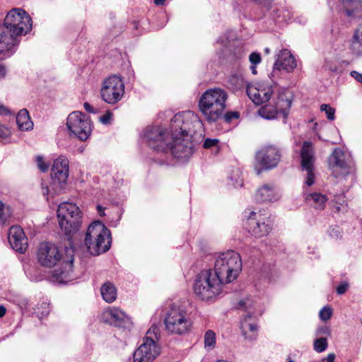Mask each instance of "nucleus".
<instances>
[{"instance_id":"obj_28","label":"nucleus","mask_w":362,"mask_h":362,"mask_svg":"<svg viewBox=\"0 0 362 362\" xmlns=\"http://www.w3.org/2000/svg\"><path fill=\"white\" fill-rule=\"evenodd\" d=\"M305 200L308 205L321 210L325 208L327 198L321 193L314 192L305 194Z\"/></svg>"},{"instance_id":"obj_41","label":"nucleus","mask_w":362,"mask_h":362,"mask_svg":"<svg viewBox=\"0 0 362 362\" xmlns=\"http://www.w3.org/2000/svg\"><path fill=\"white\" fill-rule=\"evenodd\" d=\"M36 162L37 164V167L42 173H45L48 170L49 165L45 162L42 156H37L36 157Z\"/></svg>"},{"instance_id":"obj_49","label":"nucleus","mask_w":362,"mask_h":362,"mask_svg":"<svg viewBox=\"0 0 362 362\" xmlns=\"http://www.w3.org/2000/svg\"><path fill=\"white\" fill-rule=\"evenodd\" d=\"M351 76L354 78L357 81L362 83V74L356 71H352L351 72Z\"/></svg>"},{"instance_id":"obj_61","label":"nucleus","mask_w":362,"mask_h":362,"mask_svg":"<svg viewBox=\"0 0 362 362\" xmlns=\"http://www.w3.org/2000/svg\"><path fill=\"white\" fill-rule=\"evenodd\" d=\"M288 362H295L293 360H292L290 357L288 359Z\"/></svg>"},{"instance_id":"obj_31","label":"nucleus","mask_w":362,"mask_h":362,"mask_svg":"<svg viewBox=\"0 0 362 362\" xmlns=\"http://www.w3.org/2000/svg\"><path fill=\"white\" fill-rule=\"evenodd\" d=\"M350 48L356 56H362V26L355 31Z\"/></svg>"},{"instance_id":"obj_63","label":"nucleus","mask_w":362,"mask_h":362,"mask_svg":"<svg viewBox=\"0 0 362 362\" xmlns=\"http://www.w3.org/2000/svg\"><path fill=\"white\" fill-rule=\"evenodd\" d=\"M136 23V25H135V28H137V24L138 23Z\"/></svg>"},{"instance_id":"obj_10","label":"nucleus","mask_w":362,"mask_h":362,"mask_svg":"<svg viewBox=\"0 0 362 362\" xmlns=\"http://www.w3.org/2000/svg\"><path fill=\"white\" fill-rule=\"evenodd\" d=\"M165 325L169 332L181 335L190 330L192 322L185 310L173 305L165 316Z\"/></svg>"},{"instance_id":"obj_51","label":"nucleus","mask_w":362,"mask_h":362,"mask_svg":"<svg viewBox=\"0 0 362 362\" xmlns=\"http://www.w3.org/2000/svg\"><path fill=\"white\" fill-rule=\"evenodd\" d=\"M84 109L86 112L89 113H95L96 111L95 109L91 106V105L87 102L84 103L83 104Z\"/></svg>"},{"instance_id":"obj_57","label":"nucleus","mask_w":362,"mask_h":362,"mask_svg":"<svg viewBox=\"0 0 362 362\" xmlns=\"http://www.w3.org/2000/svg\"><path fill=\"white\" fill-rule=\"evenodd\" d=\"M165 0H153L156 5L160 6L165 3Z\"/></svg>"},{"instance_id":"obj_53","label":"nucleus","mask_w":362,"mask_h":362,"mask_svg":"<svg viewBox=\"0 0 362 362\" xmlns=\"http://www.w3.org/2000/svg\"><path fill=\"white\" fill-rule=\"evenodd\" d=\"M97 210H98V213H99L100 216H105V212H104L105 208L104 207H103L100 205H98L97 206Z\"/></svg>"},{"instance_id":"obj_50","label":"nucleus","mask_w":362,"mask_h":362,"mask_svg":"<svg viewBox=\"0 0 362 362\" xmlns=\"http://www.w3.org/2000/svg\"><path fill=\"white\" fill-rule=\"evenodd\" d=\"M335 354L334 353H330L327 355V356L323 359L320 362H334Z\"/></svg>"},{"instance_id":"obj_5","label":"nucleus","mask_w":362,"mask_h":362,"mask_svg":"<svg viewBox=\"0 0 362 362\" xmlns=\"http://www.w3.org/2000/svg\"><path fill=\"white\" fill-rule=\"evenodd\" d=\"M111 243L110 230L101 221H95L88 226L84 243L92 255L106 252L110 250Z\"/></svg>"},{"instance_id":"obj_36","label":"nucleus","mask_w":362,"mask_h":362,"mask_svg":"<svg viewBox=\"0 0 362 362\" xmlns=\"http://www.w3.org/2000/svg\"><path fill=\"white\" fill-rule=\"evenodd\" d=\"M328 344L327 338L320 337L315 340L314 341V349L317 353H321L325 351L327 348Z\"/></svg>"},{"instance_id":"obj_11","label":"nucleus","mask_w":362,"mask_h":362,"mask_svg":"<svg viewBox=\"0 0 362 362\" xmlns=\"http://www.w3.org/2000/svg\"><path fill=\"white\" fill-rule=\"evenodd\" d=\"M329 169L333 176L339 180L346 178L354 171L350 156L340 148H334L328 158Z\"/></svg>"},{"instance_id":"obj_12","label":"nucleus","mask_w":362,"mask_h":362,"mask_svg":"<svg viewBox=\"0 0 362 362\" xmlns=\"http://www.w3.org/2000/svg\"><path fill=\"white\" fill-rule=\"evenodd\" d=\"M272 221L265 211H251L247 216L245 227L251 235L260 238L267 236L272 231Z\"/></svg>"},{"instance_id":"obj_14","label":"nucleus","mask_w":362,"mask_h":362,"mask_svg":"<svg viewBox=\"0 0 362 362\" xmlns=\"http://www.w3.org/2000/svg\"><path fill=\"white\" fill-rule=\"evenodd\" d=\"M68 129L81 141H86L91 132V122L89 117L81 112H71L67 117Z\"/></svg>"},{"instance_id":"obj_9","label":"nucleus","mask_w":362,"mask_h":362,"mask_svg":"<svg viewBox=\"0 0 362 362\" xmlns=\"http://www.w3.org/2000/svg\"><path fill=\"white\" fill-rule=\"evenodd\" d=\"M1 26L20 37L31 30L32 19L24 10L13 8L7 13Z\"/></svg>"},{"instance_id":"obj_33","label":"nucleus","mask_w":362,"mask_h":362,"mask_svg":"<svg viewBox=\"0 0 362 362\" xmlns=\"http://www.w3.org/2000/svg\"><path fill=\"white\" fill-rule=\"evenodd\" d=\"M333 202L335 203L334 209L337 212L346 211L347 202L344 193L334 195Z\"/></svg>"},{"instance_id":"obj_45","label":"nucleus","mask_w":362,"mask_h":362,"mask_svg":"<svg viewBox=\"0 0 362 362\" xmlns=\"http://www.w3.org/2000/svg\"><path fill=\"white\" fill-rule=\"evenodd\" d=\"M112 117V113L110 111H107L105 115H102L100 117V121L103 124H108L110 123Z\"/></svg>"},{"instance_id":"obj_32","label":"nucleus","mask_w":362,"mask_h":362,"mask_svg":"<svg viewBox=\"0 0 362 362\" xmlns=\"http://www.w3.org/2000/svg\"><path fill=\"white\" fill-rule=\"evenodd\" d=\"M228 86L233 91L237 92L243 89L246 90V86L250 84L245 81L242 75L233 74L228 78Z\"/></svg>"},{"instance_id":"obj_59","label":"nucleus","mask_w":362,"mask_h":362,"mask_svg":"<svg viewBox=\"0 0 362 362\" xmlns=\"http://www.w3.org/2000/svg\"><path fill=\"white\" fill-rule=\"evenodd\" d=\"M238 304H239L240 307H246L247 302L243 300H241L239 301Z\"/></svg>"},{"instance_id":"obj_46","label":"nucleus","mask_w":362,"mask_h":362,"mask_svg":"<svg viewBox=\"0 0 362 362\" xmlns=\"http://www.w3.org/2000/svg\"><path fill=\"white\" fill-rule=\"evenodd\" d=\"M316 334L329 336L330 335V330L327 326L323 325L317 328Z\"/></svg>"},{"instance_id":"obj_27","label":"nucleus","mask_w":362,"mask_h":362,"mask_svg":"<svg viewBox=\"0 0 362 362\" xmlns=\"http://www.w3.org/2000/svg\"><path fill=\"white\" fill-rule=\"evenodd\" d=\"M251 317V314H247L240 322L242 334L248 340L255 339L257 335V325L255 323L249 322Z\"/></svg>"},{"instance_id":"obj_40","label":"nucleus","mask_w":362,"mask_h":362,"mask_svg":"<svg viewBox=\"0 0 362 362\" xmlns=\"http://www.w3.org/2000/svg\"><path fill=\"white\" fill-rule=\"evenodd\" d=\"M240 116V114L238 112L234 111H229L226 112L225 114L223 113L222 117L223 118L224 121L226 122H230L233 119H237Z\"/></svg>"},{"instance_id":"obj_4","label":"nucleus","mask_w":362,"mask_h":362,"mask_svg":"<svg viewBox=\"0 0 362 362\" xmlns=\"http://www.w3.org/2000/svg\"><path fill=\"white\" fill-rule=\"evenodd\" d=\"M223 284L212 269H204L196 276L194 292L203 301L214 302L221 296Z\"/></svg>"},{"instance_id":"obj_54","label":"nucleus","mask_w":362,"mask_h":362,"mask_svg":"<svg viewBox=\"0 0 362 362\" xmlns=\"http://www.w3.org/2000/svg\"><path fill=\"white\" fill-rule=\"evenodd\" d=\"M6 313V309L4 305H0V317H3Z\"/></svg>"},{"instance_id":"obj_15","label":"nucleus","mask_w":362,"mask_h":362,"mask_svg":"<svg viewBox=\"0 0 362 362\" xmlns=\"http://www.w3.org/2000/svg\"><path fill=\"white\" fill-rule=\"evenodd\" d=\"M124 93V83L119 76H110L103 82L101 97L105 103L114 105L121 100Z\"/></svg>"},{"instance_id":"obj_43","label":"nucleus","mask_w":362,"mask_h":362,"mask_svg":"<svg viewBox=\"0 0 362 362\" xmlns=\"http://www.w3.org/2000/svg\"><path fill=\"white\" fill-rule=\"evenodd\" d=\"M249 60L251 64L257 65L261 62V55L259 52H252L249 56Z\"/></svg>"},{"instance_id":"obj_42","label":"nucleus","mask_w":362,"mask_h":362,"mask_svg":"<svg viewBox=\"0 0 362 362\" xmlns=\"http://www.w3.org/2000/svg\"><path fill=\"white\" fill-rule=\"evenodd\" d=\"M254 2L261 8L268 10L272 7L274 0H254Z\"/></svg>"},{"instance_id":"obj_3","label":"nucleus","mask_w":362,"mask_h":362,"mask_svg":"<svg viewBox=\"0 0 362 362\" xmlns=\"http://www.w3.org/2000/svg\"><path fill=\"white\" fill-rule=\"evenodd\" d=\"M227 99L226 91L220 88H209L202 95L199 109L208 122H216L222 117Z\"/></svg>"},{"instance_id":"obj_48","label":"nucleus","mask_w":362,"mask_h":362,"mask_svg":"<svg viewBox=\"0 0 362 362\" xmlns=\"http://www.w3.org/2000/svg\"><path fill=\"white\" fill-rule=\"evenodd\" d=\"M10 134L8 129L4 125L0 124V137L7 138Z\"/></svg>"},{"instance_id":"obj_47","label":"nucleus","mask_w":362,"mask_h":362,"mask_svg":"<svg viewBox=\"0 0 362 362\" xmlns=\"http://www.w3.org/2000/svg\"><path fill=\"white\" fill-rule=\"evenodd\" d=\"M349 284L347 282H342L337 287V293L339 295L344 294L348 289Z\"/></svg>"},{"instance_id":"obj_29","label":"nucleus","mask_w":362,"mask_h":362,"mask_svg":"<svg viewBox=\"0 0 362 362\" xmlns=\"http://www.w3.org/2000/svg\"><path fill=\"white\" fill-rule=\"evenodd\" d=\"M100 293L103 299L109 303L114 302L117 296V289L110 281H106L101 286Z\"/></svg>"},{"instance_id":"obj_39","label":"nucleus","mask_w":362,"mask_h":362,"mask_svg":"<svg viewBox=\"0 0 362 362\" xmlns=\"http://www.w3.org/2000/svg\"><path fill=\"white\" fill-rule=\"evenodd\" d=\"M327 232L332 238L338 239L341 237V230L338 226H331Z\"/></svg>"},{"instance_id":"obj_34","label":"nucleus","mask_w":362,"mask_h":362,"mask_svg":"<svg viewBox=\"0 0 362 362\" xmlns=\"http://www.w3.org/2000/svg\"><path fill=\"white\" fill-rule=\"evenodd\" d=\"M12 215L11 208L0 201V221L6 223Z\"/></svg>"},{"instance_id":"obj_6","label":"nucleus","mask_w":362,"mask_h":362,"mask_svg":"<svg viewBox=\"0 0 362 362\" xmlns=\"http://www.w3.org/2000/svg\"><path fill=\"white\" fill-rule=\"evenodd\" d=\"M242 266L239 253L234 250H228L217 257L213 272L226 284L238 278Z\"/></svg>"},{"instance_id":"obj_56","label":"nucleus","mask_w":362,"mask_h":362,"mask_svg":"<svg viewBox=\"0 0 362 362\" xmlns=\"http://www.w3.org/2000/svg\"><path fill=\"white\" fill-rule=\"evenodd\" d=\"M5 73V68L2 65H0V78L4 76Z\"/></svg>"},{"instance_id":"obj_25","label":"nucleus","mask_w":362,"mask_h":362,"mask_svg":"<svg viewBox=\"0 0 362 362\" xmlns=\"http://www.w3.org/2000/svg\"><path fill=\"white\" fill-rule=\"evenodd\" d=\"M279 197L276 187L270 184L264 185L257 190L255 194V199L259 202L276 201Z\"/></svg>"},{"instance_id":"obj_21","label":"nucleus","mask_w":362,"mask_h":362,"mask_svg":"<svg viewBox=\"0 0 362 362\" xmlns=\"http://www.w3.org/2000/svg\"><path fill=\"white\" fill-rule=\"evenodd\" d=\"M339 11L350 20L362 18V0H341Z\"/></svg>"},{"instance_id":"obj_52","label":"nucleus","mask_w":362,"mask_h":362,"mask_svg":"<svg viewBox=\"0 0 362 362\" xmlns=\"http://www.w3.org/2000/svg\"><path fill=\"white\" fill-rule=\"evenodd\" d=\"M10 114V111L6 108L3 105H1L0 106V115H9Z\"/></svg>"},{"instance_id":"obj_58","label":"nucleus","mask_w":362,"mask_h":362,"mask_svg":"<svg viewBox=\"0 0 362 362\" xmlns=\"http://www.w3.org/2000/svg\"><path fill=\"white\" fill-rule=\"evenodd\" d=\"M50 192V189L47 186L45 188H42V193L43 194H49Z\"/></svg>"},{"instance_id":"obj_8","label":"nucleus","mask_w":362,"mask_h":362,"mask_svg":"<svg viewBox=\"0 0 362 362\" xmlns=\"http://www.w3.org/2000/svg\"><path fill=\"white\" fill-rule=\"evenodd\" d=\"M160 338L159 329L152 326L143 339V343L134 353L133 362H153L160 354L157 344Z\"/></svg>"},{"instance_id":"obj_62","label":"nucleus","mask_w":362,"mask_h":362,"mask_svg":"<svg viewBox=\"0 0 362 362\" xmlns=\"http://www.w3.org/2000/svg\"><path fill=\"white\" fill-rule=\"evenodd\" d=\"M162 164H168V162H163Z\"/></svg>"},{"instance_id":"obj_7","label":"nucleus","mask_w":362,"mask_h":362,"mask_svg":"<svg viewBox=\"0 0 362 362\" xmlns=\"http://www.w3.org/2000/svg\"><path fill=\"white\" fill-rule=\"evenodd\" d=\"M293 101V94L288 89L279 91L276 99L262 106L258 114L266 119H274L281 116L285 120L287 119Z\"/></svg>"},{"instance_id":"obj_60","label":"nucleus","mask_w":362,"mask_h":362,"mask_svg":"<svg viewBox=\"0 0 362 362\" xmlns=\"http://www.w3.org/2000/svg\"><path fill=\"white\" fill-rule=\"evenodd\" d=\"M264 52H265L266 54H269V53L270 52V49H269V48H268V47L265 48V49H264Z\"/></svg>"},{"instance_id":"obj_13","label":"nucleus","mask_w":362,"mask_h":362,"mask_svg":"<svg viewBox=\"0 0 362 362\" xmlns=\"http://www.w3.org/2000/svg\"><path fill=\"white\" fill-rule=\"evenodd\" d=\"M281 158V150L274 145H267L261 148L255 155L257 175H260L264 170L275 168Z\"/></svg>"},{"instance_id":"obj_19","label":"nucleus","mask_w":362,"mask_h":362,"mask_svg":"<svg viewBox=\"0 0 362 362\" xmlns=\"http://www.w3.org/2000/svg\"><path fill=\"white\" fill-rule=\"evenodd\" d=\"M19 42L20 37L0 26V54L5 57H10L16 52Z\"/></svg>"},{"instance_id":"obj_37","label":"nucleus","mask_w":362,"mask_h":362,"mask_svg":"<svg viewBox=\"0 0 362 362\" xmlns=\"http://www.w3.org/2000/svg\"><path fill=\"white\" fill-rule=\"evenodd\" d=\"M320 110L322 112H325L326 113V115H327V118L330 120V121H332L335 118V110L334 108L332 107L329 105H327V104H322L320 106Z\"/></svg>"},{"instance_id":"obj_24","label":"nucleus","mask_w":362,"mask_h":362,"mask_svg":"<svg viewBox=\"0 0 362 362\" xmlns=\"http://www.w3.org/2000/svg\"><path fill=\"white\" fill-rule=\"evenodd\" d=\"M264 13H268L269 16L278 22H289L293 18V12L286 6H279L272 3V7L268 9H262ZM264 15H266L264 13Z\"/></svg>"},{"instance_id":"obj_20","label":"nucleus","mask_w":362,"mask_h":362,"mask_svg":"<svg viewBox=\"0 0 362 362\" xmlns=\"http://www.w3.org/2000/svg\"><path fill=\"white\" fill-rule=\"evenodd\" d=\"M8 242L11 247L20 252H25L28 247L27 238L20 226H11L8 234Z\"/></svg>"},{"instance_id":"obj_38","label":"nucleus","mask_w":362,"mask_h":362,"mask_svg":"<svg viewBox=\"0 0 362 362\" xmlns=\"http://www.w3.org/2000/svg\"><path fill=\"white\" fill-rule=\"evenodd\" d=\"M332 315V310L330 307L325 306L322 308L319 313V317L321 320L326 322L330 319Z\"/></svg>"},{"instance_id":"obj_55","label":"nucleus","mask_w":362,"mask_h":362,"mask_svg":"<svg viewBox=\"0 0 362 362\" xmlns=\"http://www.w3.org/2000/svg\"><path fill=\"white\" fill-rule=\"evenodd\" d=\"M257 65H253V64H251V66H250V70L252 73V74L255 75L257 74Z\"/></svg>"},{"instance_id":"obj_35","label":"nucleus","mask_w":362,"mask_h":362,"mask_svg":"<svg viewBox=\"0 0 362 362\" xmlns=\"http://www.w3.org/2000/svg\"><path fill=\"white\" fill-rule=\"evenodd\" d=\"M216 344V334L214 331L209 329L204 334V346L206 349H212Z\"/></svg>"},{"instance_id":"obj_17","label":"nucleus","mask_w":362,"mask_h":362,"mask_svg":"<svg viewBox=\"0 0 362 362\" xmlns=\"http://www.w3.org/2000/svg\"><path fill=\"white\" fill-rule=\"evenodd\" d=\"M144 137L151 148L163 152L167 151L170 134L162 127L152 126L146 128Z\"/></svg>"},{"instance_id":"obj_16","label":"nucleus","mask_w":362,"mask_h":362,"mask_svg":"<svg viewBox=\"0 0 362 362\" xmlns=\"http://www.w3.org/2000/svg\"><path fill=\"white\" fill-rule=\"evenodd\" d=\"M69 164L68 158L64 156H60L53 163L51 168V187L54 194L59 193L64 188L69 173Z\"/></svg>"},{"instance_id":"obj_30","label":"nucleus","mask_w":362,"mask_h":362,"mask_svg":"<svg viewBox=\"0 0 362 362\" xmlns=\"http://www.w3.org/2000/svg\"><path fill=\"white\" fill-rule=\"evenodd\" d=\"M16 123L21 131H28L33 129V123L29 117L28 111L22 109L16 116Z\"/></svg>"},{"instance_id":"obj_26","label":"nucleus","mask_w":362,"mask_h":362,"mask_svg":"<svg viewBox=\"0 0 362 362\" xmlns=\"http://www.w3.org/2000/svg\"><path fill=\"white\" fill-rule=\"evenodd\" d=\"M110 315L109 322L117 327H126L129 324V318L120 309L112 308L107 312Z\"/></svg>"},{"instance_id":"obj_23","label":"nucleus","mask_w":362,"mask_h":362,"mask_svg":"<svg viewBox=\"0 0 362 362\" xmlns=\"http://www.w3.org/2000/svg\"><path fill=\"white\" fill-rule=\"evenodd\" d=\"M246 93L254 103L260 105L269 101L272 94V90L271 87L264 89H258L250 84H247L246 86Z\"/></svg>"},{"instance_id":"obj_18","label":"nucleus","mask_w":362,"mask_h":362,"mask_svg":"<svg viewBox=\"0 0 362 362\" xmlns=\"http://www.w3.org/2000/svg\"><path fill=\"white\" fill-rule=\"evenodd\" d=\"M300 160L302 168L307 171L305 183L308 186H311L315 182L313 173L315 156L310 141H305L303 142L300 151Z\"/></svg>"},{"instance_id":"obj_1","label":"nucleus","mask_w":362,"mask_h":362,"mask_svg":"<svg viewBox=\"0 0 362 362\" xmlns=\"http://www.w3.org/2000/svg\"><path fill=\"white\" fill-rule=\"evenodd\" d=\"M57 213L59 226L66 235L69 246H65L63 255L56 245L49 242L42 243L37 250V260L42 267L49 268L61 262L65 269H69L72 268L74 261L71 234L75 233L81 226V211L75 204L64 202L59 205Z\"/></svg>"},{"instance_id":"obj_44","label":"nucleus","mask_w":362,"mask_h":362,"mask_svg":"<svg viewBox=\"0 0 362 362\" xmlns=\"http://www.w3.org/2000/svg\"><path fill=\"white\" fill-rule=\"evenodd\" d=\"M218 143V139H217L207 138L204 141L203 147L204 148H210L213 146H216Z\"/></svg>"},{"instance_id":"obj_2","label":"nucleus","mask_w":362,"mask_h":362,"mask_svg":"<svg viewBox=\"0 0 362 362\" xmlns=\"http://www.w3.org/2000/svg\"><path fill=\"white\" fill-rule=\"evenodd\" d=\"M202 129V121L194 112L175 114L171 119L168 148L163 153L169 152L174 158L181 162L187 161L194 153L192 136L197 132L201 133Z\"/></svg>"},{"instance_id":"obj_22","label":"nucleus","mask_w":362,"mask_h":362,"mask_svg":"<svg viewBox=\"0 0 362 362\" xmlns=\"http://www.w3.org/2000/svg\"><path fill=\"white\" fill-rule=\"evenodd\" d=\"M296 67V62L294 57L287 49L281 50L278 54L277 59L274 64L273 74L276 71L284 70L286 72H291Z\"/></svg>"}]
</instances>
